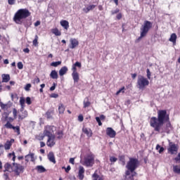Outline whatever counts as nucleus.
Instances as JSON below:
<instances>
[{
  "instance_id": "f257e3e1",
  "label": "nucleus",
  "mask_w": 180,
  "mask_h": 180,
  "mask_svg": "<svg viewBox=\"0 0 180 180\" xmlns=\"http://www.w3.org/2000/svg\"><path fill=\"white\" fill-rule=\"evenodd\" d=\"M169 122V115L167 113L165 110H160L158 111V118L152 117L150 120L151 127H153L155 131L160 133L162 130L164 123Z\"/></svg>"
},
{
  "instance_id": "f03ea898",
  "label": "nucleus",
  "mask_w": 180,
  "mask_h": 180,
  "mask_svg": "<svg viewBox=\"0 0 180 180\" xmlns=\"http://www.w3.org/2000/svg\"><path fill=\"white\" fill-rule=\"evenodd\" d=\"M30 16V12L29 10L26 8H21L18 10L13 17V20L17 25H22L23 23V20L26 19V18H29Z\"/></svg>"
},
{
  "instance_id": "7ed1b4c3",
  "label": "nucleus",
  "mask_w": 180,
  "mask_h": 180,
  "mask_svg": "<svg viewBox=\"0 0 180 180\" xmlns=\"http://www.w3.org/2000/svg\"><path fill=\"white\" fill-rule=\"evenodd\" d=\"M153 27V23L148 20H145L143 24L141 27V35L138 38V40H141L143 37H146L148 32H150V29Z\"/></svg>"
},
{
  "instance_id": "20e7f679",
  "label": "nucleus",
  "mask_w": 180,
  "mask_h": 180,
  "mask_svg": "<svg viewBox=\"0 0 180 180\" xmlns=\"http://www.w3.org/2000/svg\"><path fill=\"white\" fill-rule=\"evenodd\" d=\"M54 130H56V127L49 125L46 126L44 130V134L40 136L39 140H44V137L54 136Z\"/></svg>"
},
{
  "instance_id": "39448f33",
  "label": "nucleus",
  "mask_w": 180,
  "mask_h": 180,
  "mask_svg": "<svg viewBox=\"0 0 180 180\" xmlns=\"http://www.w3.org/2000/svg\"><path fill=\"white\" fill-rule=\"evenodd\" d=\"M139 167V160L136 158H129V161L127 164V168L128 171L134 172Z\"/></svg>"
},
{
  "instance_id": "423d86ee",
  "label": "nucleus",
  "mask_w": 180,
  "mask_h": 180,
  "mask_svg": "<svg viewBox=\"0 0 180 180\" xmlns=\"http://www.w3.org/2000/svg\"><path fill=\"white\" fill-rule=\"evenodd\" d=\"M150 82L147 78L144 77L143 75H139L137 79V85L139 89H144L146 86H148Z\"/></svg>"
},
{
  "instance_id": "0eeeda50",
  "label": "nucleus",
  "mask_w": 180,
  "mask_h": 180,
  "mask_svg": "<svg viewBox=\"0 0 180 180\" xmlns=\"http://www.w3.org/2000/svg\"><path fill=\"white\" fill-rule=\"evenodd\" d=\"M81 164L85 167H94V164H95V156L94 155H88L81 161Z\"/></svg>"
},
{
  "instance_id": "6e6552de",
  "label": "nucleus",
  "mask_w": 180,
  "mask_h": 180,
  "mask_svg": "<svg viewBox=\"0 0 180 180\" xmlns=\"http://www.w3.org/2000/svg\"><path fill=\"white\" fill-rule=\"evenodd\" d=\"M11 169L13 172H15L16 175H20V172H23V169H25V166L18 163H13Z\"/></svg>"
},
{
  "instance_id": "1a4fd4ad",
  "label": "nucleus",
  "mask_w": 180,
  "mask_h": 180,
  "mask_svg": "<svg viewBox=\"0 0 180 180\" xmlns=\"http://www.w3.org/2000/svg\"><path fill=\"white\" fill-rule=\"evenodd\" d=\"M168 151L170 154H176L178 153V146L175 143L170 142L169 143Z\"/></svg>"
},
{
  "instance_id": "9d476101",
  "label": "nucleus",
  "mask_w": 180,
  "mask_h": 180,
  "mask_svg": "<svg viewBox=\"0 0 180 180\" xmlns=\"http://www.w3.org/2000/svg\"><path fill=\"white\" fill-rule=\"evenodd\" d=\"M48 137V140L46 142V146H48V147H54V146H56V136L55 135H52L51 136H47Z\"/></svg>"
},
{
  "instance_id": "9b49d317",
  "label": "nucleus",
  "mask_w": 180,
  "mask_h": 180,
  "mask_svg": "<svg viewBox=\"0 0 180 180\" xmlns=\"http://www.w3.org/2000/svg\"><path fill=\"white\" fill-rule=\"evenodd\" d=\"M106 134L110 139H114V137H116V131L113 130L111 127H108L106 129Z\"/></svg>"
},
{
  "instance_id": "f8f14e48",
  "label": "nucleus",
  "mask_w": 180,
  "mask_h": 180,
  "mask_svg": "<svg viewBox=\"0 0 180 180\" xmlns=\"http://www.w3.org/2000/svg\"><path fill=\"white\" fill-rule=\"evenodd\" d=\"M172 130V127L171 126V122H167L166 124V129L164 130L162 127V130L160 131V133H169Z\"/></svg>"
},
{
  "instance_id": "ddd939ff",
  "label": "nucleus",
  "mask_w": 180,
  "mask_h": 180,
  "mask_svg": "<svg viewBox=\"0 0 180 180\" xmlns=\"http://www.w3.org/2000/svg\"><path fill=\"white\" fill-rule=\"evenodd\" d=\"M84 174H85V169L84 168V167L80 166L79 167V172H78L79 179L80 180L84 179Z\"/></svg>"
},
{
  "instance_id": "4468645a",
  "label": "nucleus",
  "mask_w": 180,
  "mask_h": 180,
  "mask_svg": "<svg viewBox=\"0 0 180 180\" xmlns=\"http://www.w3.org/2000/svg\"><path fill=\"white\" fill-rule=\"evenodd\" d=\"M25 159L26 162H29V161H32V162H34V153H30L25 155Z\"/></svg>"
},
{
  "instance_id": "2eb2a0df",
  "label": "nucleus",
  "mask_w": 180,
  "mask_h": 180,
  "mask_svg": "<svg viewBox=\"0 0 180 180\" xmlns=\"http://www.w3.org/2000/svg\"><path fill=\"white\" fill-rule=\"evenodd\" d=\"M70 49H75V47H77L79 43L76 39H70Z\"/></svg>"
},
{
  "instance_id": "dca6fc26",
  "label": "nucleus",
  "mask_w": 180,
  "mask_h": 180,
  "mask_svg": "<svg viewBox=\"0 0 180 180\" xmlns=\"http://www.w3.org/2000/svg\"><path fill=\"white\" fill-rule=\"evenodd\" d=\"M68 71V68H67V66L62 67L59 70L60 77H63V75H65Z\"/></svg>"
},
{
  "instance_id": "f3484780",
  "label": "nucleus",
  "mask_w": 180,
  "mask_h": 180,
  "mask_svg": "<svg viewBox=\"0 0 180 180\" xmlns=\"http://www.w3.org/2000/svg\"><path fill=\"white\" fill-rule=\"evenodd\" d=\"M27 111L25 110L22 112H18V120H23V119H25V117H27Z\"/></svg>"
},
{
  "instance_id": "a211bd4d",
  "label": "nucleus",
  "mask_w": 180,
  "mask_h": 180,
  "mask_svg": "<svg viewBox=\"0 0 180 180\" xmlns=\"http://www.w3.org/2000/svg\"><path fill=\"white\" fill-rule=\"evenodd\" d=\"M96 6H95V5L87 6L86 7L83 8V12H84L85 13H88V12H89V11H93V9H95Z\"/></svg>"
},
{
  "instance_id": "6ab92c4d",
  "label": "nucleus",
  "mask_w": 180,
  "mask_h": 180,
  "mask_svg": "<svg viewBox=\"0 0 180 180\" xmlns=\"http://www.w3.org/2000/svg\"><path fill=\"white\" fill-rule=\"evenodd\" d=\"M48 158L51 162H53V164H56V158L54 157V153L53 152H50L48 154Z\"/></svg>"
},
{
  "instance_id": "aec40b11",
  "label": "nucleus",
  "mask_w": 180,
  "mask_h": 180,
  "mask_svg": "<svg viewBox=\"0 0 180 180\" xmlns=\"http://www.w3.org/2000/svg\"><path fill=\"white\" fill-rule=\"evenodd\" d=\"M82 131L86 134L87 137H92V130L91 129L83 128Z\"/></svg>"
},
{
  "instance_id": "412c9836",
  "label": "nucleus",
  "mask_w": 180,
  "mask_h": 180,
  "mask_svg": "<svg viewBox=\"0 0 180 180\" xmlns=\"http://www.w3.org/2000/svg\"><path fill=\"white\" fill-rule=\"evenodd\" d=\"M60 25L64 29L68 30V27H70V23L67 20H62L60 21Z\"/></svg>"
},
{
  "instance_id": "4be33fe9",
  "label": "nucleus",
  "mask_w": 180,
  "mask_h": 180,
  "mask_svg": "<svg viewBox=\"0 0 180 180\" xmlns=\"http://www.w3.org/2000/svg\"><path fill=\"white\" fill-rule=\"evenodd\" d=\"M72 77L75 84L78 82V81H79V74H78V72L72 73Z\"/></svg>"
},
{
  "instance_id": "5701e85b",
  "label": "nucleus",
  "mask_w": 180,
  "mask_h": 180,
  "mask_svg": "<svg viewBox=\"0 0 180 180\" xmlns=\"http://www.w3.org/2000/svg\"><path fill=\"white\" fill-rule=\"evenodd\" d=\"M50 77L52 78V79H58V73H57V71L52 70L50 74Z\"/></svg>"
},
{
  "instance_id": "b1692460",
  "label": "nucleus",
  "mask_w": 180,
  "mask_h": 180,
  "mask_svg": "<svg viewBox=\"0 0 180 180\" xmlns=\"http://www.w3.org/2000/svg\"><path fill=\"white\" fill-rule=\"evenodd\" d=\"M4 168H5V170L4 172H6V171H8V172H12V165H11V164L9 163H6L5 165H4Z\"/></svg>"
},
{
  "instance_id": "393cba45",
  "label": "nucleus",
  "mask_w": 180,
  "mask_h": 180,
  "mask_svg": "<svg viewBox=\"0 0 180 180\" xmlns=\"http://www.w3.org/2000/svg\"><path fill=\"white\" fill-rule=\"evenodd\" d=\"M3 82H9L11 76L9 75H2Z\"/></svg>"
},
{
  "instance_id": "a878e982",
  "label": "nucleus",
  "mask_w": 180,
  "mask_h": 180,
  "mask_svg": "<svg viewBox=\"0 0 180 180\" xmlns=\"http://www.w3.org/2000/svg\"><path fill=\"white\" fill-rule=\"evenodd\" d=\"M169 40V41H172V43H176V34H172Z\"/></svg>"
},
{
  "instance_id": "bb28decb",
  "label": "nucleus",
  "mask_w": 180,
  "mask_h": 180,
  "mask_svg": "<svg viewBox=\"0 0 180 180\" xmlns=\"http://www.w3.org/2000/svg\"><path fill=\"white\" fill-rule=\"evenodd\" d=\"M36 169L40 173L46 172V168L42 165L37 166Z\"/></svg>"
},
{
  "instance_id": "cd10ccee",
  "label": "nucleus",
  "mask_w": 180,
  "mask_h": 180,
  "mask_svg": "<svg viewBox=\"0 0 180 180\" xmlns=\"http://www.w3.org/2000/svg\"><path fill=\"white\" fill-rule=\"evenodd\" d=\"M65 110V107H64V105L63 103L59 104L58 106V112L60 114L64 113V111Z\"/></svg>"
},
{
  "instance_id": "c85d7f7f",
  "label": "nucleus",
  "mask_w": 180,
  "mask_h": 180,
  "mask_svg": "<svg viewBox=\"0 0 180 180\" xmlns=\"http://www.w3.org/2000/svg\"><path fill=\"white\" fill-rule=\"evenodd\" d=\"M91 105V102H89V100L88 98H86L84 101V108H89Z\"/></svg>"
},
{
  "instance_id": "c756f323",
  "label": "nucleus",
  "mask_w": 180,
  "mask_h": 180,
  "mask_svg": "<svg viewBox=\"0 0 180 180\" xmlns=\"http://www.w3.org/2000/svg\"><path fill=\"white\" fill-rule=\"evenodd\" d=\"M11 146H12V143H11V141H7L4 145V148L5 150H11Z\"/></svg>"
},
{
  "instance_id": "7c9ffc66",
  "label": "nucleus",
  "mask_w": 180,
  "mask_h": 180,
  "mask_svg": "<svg viewBox=\"0 0 180 180\" xmlns=\"http://www.w3.org/2000/svg\"><path fill=\"white\" fill-rule=\"evenodd\" d=\"M93 180H103V179L102 178V176L96 174V173H94L93 174Z\"/></svg>"
},
{
  "instance_id": "2f4dec72",
  "label": "nucleus",
  "mask_w": 180,
  "mask_h": 180,
  "mask_svg": "<svg viewBox=\"0 0 180 180\" xmlns=\"http://www.w3.org/2000/svg\"><path fill=\"white\" fill-rule=\"evenodd\" d=\"M25 102H26V100H25V98L20 97V105L21 107L25 108Z\"/></svg>"
},
{
  "instance_id": "473e14b6",
  "label": "nucleus",
  "mask_w": 180,
  "mask_h": 180,
  "mask_svg": "<svg viewBox=\"0 0 180 180\" xmlns=\"http://www.w3.org/2000/svg\"><path fill=\"white\" fill-rule=\"evenodd\" d=\"M51 65V67H58V65H61V61L52 62Z\"/></svg>"
},
{
  "instance_id": "72a5a7b5",
  "label": "nucleus",
  "mask_w": 180,
  "mask_h": 180,
  "mask_svg": "<svg viewBox=\"0 0 180 180\" xmlns=\"http://www.w3.org/2000/svg\"><path fill=\"white\" fill-rule=\"evenodd\" d=\"M4 126L6 129H15V127H13V125H12L9 122H7Z\"/></svg>"
},
{
  "instance_id": "f704fd0d",
  "label": "nucleus",
  "mask_w": 180,
  "mask_h": 180,
  "mask_svg": "<svg viewBox=\"0 0 180 180\" xmlns=\"http://www.w3.org/2000/svg\"><path fill=\"white\" fill-rule=\"evenodd\" d=\"M53 34L55 36H61V32L58 31V29H54L53 30Z\"/></svg>"
},
{
  "instance_id": "c9c22d12",
  "label": "nucleus",
  "mask_w": 180,
  "mask_h": 180,
  "mask_svg": "<svg viewBox=\"0 0 180 180\" xmlns=\"http://www.w3.org/2000/svg\"><path fill=\"white\" fill-rule=\"evenodd\" d=\"M32 88V84H27L24 87L25 91L27 92H29L30 91V89Z\"/></svg>"
},
{
  "instance_id": "e433bc0d",
  "label": "nucleus",
  "mask_w": 180,
  "mask_h": 180,
  "mask_svg": "<svg viewBox=\"0 0 180 180\" xmlns=\"http://www.w3.org/2000/svg\"><path fill=\"white\" fill-rule=\"evenodd\" d=\"M13 115L14 119H17V117H18V110H16V108H13Z\"/></svg>"
},
{
  "instance_id": "4c0bfd02",
  "label": "nucleus",
  "mask_w": 180,
  "mask_h": 180,
  "mask_svg": "<svg viewBox=\"0 0 180 180\" xmlns=\"http://www.w3.org/2000/svg\"><path fill=\"white\" fill-rule=\"evenodd\" d=\"M15 129H13L18 135L20 134V128L19 127H14Z\"/></svg>"
},
{
  "instance_id": "58836bf2",
  "label": "nucleus",
  "mask_w": 180,
  "mask_h": 180,
  "mask_svg": "<svg viewBox=\"0 0 180 180\" xmlns=\"http://www.w3.org/2000/svg\"><path fill=\"white\" fill-rule=\"evenodd\" d=\"M18 70H23V63L22 62H18L17 64Z\"/></svg>"
},
{
  "instance_id": "ea45409f",
  "label": "nucleus",
  "mask_w": 180,
  "mask_h": 180,
  "mask_svg": "<svg viewBox=\"0 0 180 180\" xmlns=\"http://www.w3.org/2000/svg\"><path fill=\"white\" fill-rule=\"evenodd\" d=\"M146 73L148 79H151V72H150V69L146 70Z\"/></svg>"
},
{
  "instance_id": "a19ab883",
  "label": "nucleus",
  "mask_w": 180,
  "mask_h": 180,
  "mask_svg": "<svg viewBox=\"0 0 180 180\" xmlns=\"http://www.w3.org/2000/svg\"><path fill=\"white\" fill-rule=\"evenodd\" d=\"M120 94H124V86H123L119 91H117L116 95H119Z\"/></svg>"
},
{
  "instance_id": "79ce46f5",
  "label": "nucleus",
  "mask_w": 180,
  "mask_h": 180,
  "mask_svg": "<svg viewBox=\"0 0 180 180\" xmlns=\"http://www.w3.org/2000/svg\"><path fill=\"white\" fill-rule=\"evenodd\" d=\"M63 136H64V134H63V131H60L58 132L57 139H61L63 138Z\"/></svg>"
},
{
  "instance_id": "37998d69",
  "label": "nucleus",
  "mask_w": 180,
  "mask_h": 180,
  "mask_svg": "<svg viewBox=\"0 0 180 180\" xmlns=\"http://www.w3.org/2000/svg\"><path fill=\"white\" fill-rule=\"evenodd\" d=\"M0 106L1 109H8V104H4L3 103H0Z\"/></svg>"
},
{
  "instance_id": "c03bdc74",
  "label": "nucleus",
  "mask_w": 180,
  "mask_h": 180,
  "mask_svg": "<svg viewBox=\"0 0 180 180\" xmlns=\"http://www.w3.org/2000/svg\"><path fill=\"white\" fill-rule=\"evenodd\" d=\"M37 39H39V37L37 35L35 36V39L33 40V44L34 46H37Z\"/></svg>"
},
{
  "instance_id": "a18cd8bd",
  "label": "nucleus",
  "mask_w": 180,
  "mask_h": 180,
  "mask_svg": "<svg viewBox=\"0 0 180 180\" xmlns=\"http://www.w3.org/2000/svg\"><path fill=\"white\" fill-rule=\"evenodd\" d=\"M26 103L28 105H32V100H31L30 97L26 98Z\"/></svg>"
},
{
  "instance_id": "49530a36",
  "label": "nucleus",
  "mask_w": 180,
  "mask_h": 180,
  "mask_svg": "<svg viewBox=\"0 0 180 180\" xmlns=\"http://www.w3.org/2000/svg\"><path fill=\"white\" fill-rule=\"evenodd\" d=\"M96 120L98 122V126H102V122H101V118L99 117H96Z\"/></svg>"
},
{
  "instance_id": "de8ad7c7",
  "label": "nucleus",
  "mask_w": 180,
  "mask_h": 180,
  "mask_svg": "<svg viewBox=\"0 0 180 180\" xmlns=\"http://www.w3.org/2000/svg\"><path fill=\"white\" fill-rule=\"evenodd\" d=\"M73 65H75V67H77L78 68H81V67H82L81 63L79 62H76L75 64H73Z\"/></svg>"
},
{
  "instance_id": "09e8293b",
  "label": "nucleus",
  "mask_w": 180,
  "mask_h": 180,
  "mask_svg": "<svg viewBox=\"0 0 180 180\" xmlns=\"http://www.w3.org/2000/svg\"><path fill=\"white\" fill-rule=\"evenodd\" d=\"M39 82H40V79L37 77L33 80L32 84H39Z\"/></svg>"
},
{
  "instance_id": "8fccbe9b",
  "label": "nucleus",
  "mask_w": 180,
  "mask_h": 180,
  "mask_svg": "<svg viewBox=\"0 0 180 180\" xmlns=\"http://www.w3.org/2000/svg\"><path fill=\"white\" fill-rule=\"evenodd\" d=\"M110 161L111 162H116L117 161V158H115V157H110Z\"/></svg>"
},
{
  "instance_id": "3c124183",
  "label": "nucleus",
  "mask_w": 180,
  "mask_h": 180,
  "mask_svg": "<svg viewBox=\"0 0 180 180\" xmlns=\"http://www.w3.org/2000/svg\"><path fill=\"white\" fill-rule=\"evenodd\" d=\"M9 157H13V161H15V159L16 158V156L15 155V152H13L12 153H9Z\"/></svg>"
},
{
  "instance_id": "603ef678",
  "label": "nucleus",
  "mask_w": 180,
  "mask_h": 180,
  "mask_svg": "<svg viewBox=\"0 0 180 180\" xmlns=\"http://www.w3.org/2000/svg\"><path fill=\"white\" fill-rule=\"evenodd\" d=\"M62 168L63 169H65V172H68L71 170V167L70 165L68 166L67 168H65V167H63Z\"/></svg>"
},
{
  "instance_id": "864d4df0",
  "label": "nucleus",
  "mask_w": 180,
  "mask_h": 180,
  "mask_svg": "<svg viewBox=\"0 0 180 180\" xmlns=\"http://www.w3.org/2000/svg\"><path fill=\"white\" fill-rule=\"evenodd\" d=\"M4 154V145H0V155Z\"/></svg>"
},
{
  "instance_id": "5fc2aeb1",
  "label": "nucleus",
  "mask_w": 180,
  "mask_h": 180,
  "mask_svg": "<svg viewBox=\"0 0 180 180\" xmlns=\"http://www.w3.org/2000/svg\"><path fill=\"white\" fill-rule=\"evenodd\" d=\"M72 71H73L72 73L78 72H77V67L75 66V65H72Z\"/></svg>"
},
{
  "instance_id": "6e6d98bb",
  "label": "nucleus",
  "mask_w": 180,
  "mask_h": 180,
  "mask_svg": "<svg viewBox=\"0 0 180 180\" xmlns=\"http://www.w3.org/2000/svg\"><path fill=\"white\" fill-rule=\"evenodd\" d=\"M15 0H8L9 5H15Z\"/></svg>"
},
{
  "instance_id": "4d7b16f0",
  "label": "nucleus",
  "mask_w": 180,
  "mask_h": 180,
  "mask_svg": "<svg viewBox=\"0 0 180 180\" xmlns=\"http://www.w3.org/2000/svg\"><path fill=\"white\" fill-rule=\"evenodd\" d=\"M78 120H79V122H84V116H82V115H79L78 116Z\"/></svg>"
},
{
  "instance_id": "13d9d810",
  "label": "nucleus",
  "mask_w": 180,
  "mask_h": 180,
  "mask_svg": "<svg viewBox=\"0 0 180 180\" xmlns=\"http://www.w3.org/2000/svg\"><path fill=\"white\" fill-rule=\"evenodd\" d=\"M56 84L53 83V86L50 88V91H54V89H56Z\"/></svg>"
},
{
  "instance_id": "bf43d9fd",
  "label": "nucleus",
  "mask_w": 180,
  "mask_h": 180,
  "mask_svg": "<svg viewBox=\"0 0 180 180\" xmlns=\"http://www.w3.org/2000/svg\"><path fill=\"white\" fill-rule=\"evenodd\" d=\"M51 98H58V94L53 93V94H52L51 95Z\"/></svg>"
},
{
  "instance_id": "052dcab7",
  "label": "nucleus",
  "mask_w": 180,
  "mask_h": 180,
  "mask_svg": "<svg viewBox=\"0 0 180 180\" xmlns=\"http://www.w3.org/2000/svg\"><path fill=\"white\" fill-rule=\"evenodd\" d=\"M46 115L47 116L48 119H51V112H46Z\"/></svg>"
},
{
  "instance_id": "680f3d73",
  "label": "nucleus",
  "mask_w": 180,
  "mask_h": 180,
  "mask_svg": "<svg viewBox=\"0 0 180 180\" xmlns=\"http://www.w3.org/2000/svg\"><path fill=\"white\" fill-rule=\"evenodd\" d=\"M41 22L37 20L35 23H34V26L35 27H37V26H40Z\"/></svg>"
},
{
  "instance_id": "e2e57ef3",
  "label": "nucleus",
  "mask_w": 180,
  "mask_h": 180,
  "mask_svg": "<svg viewBox=\"0 0 180 180\" xmlns=\"http://www.w3.org/2000/svg\"><path fill=\"white\" fill-rule=\"evenodd\" d=\"M163 152H164V148H162V147L160 146V149H159V150H158V153H159L160 154H161V153H163Z\"/></svg>"
},
{
  "instance_id": "0e129e2a",
  "label": "nucleus",
  "mask_w": 180,
  "mask_h": 180,
  "mask_svg": "<svg viewBox=\"0 0 180 180\" xmlns=\"http://www.w3.org/2000/svg\"><path fill=\"white\" fill-rule=\"evenodd\" d=\"M24 53H29L30 52V50L28 48L24 49H23Z\"/></svg>"
},
{
  "instance_id": "69168bd1",
  "label": "nucleus",
  "mask_w": 180,
  "mask_h": 180,
  "mask_svg": "<svg viewBox=\"0 0 180 180\" xmlns=\"http://www.w3.org/2000/svg\"><path fill=\"white\" fill-rule=\"evenodd\" d=\"M74 161H75V159L73 158H71L69 160V162H70V164H72L74 165Z\"/></svg>"
},
{
  "instance_id": "338daca9",
  "label": "nucleus",
  "mask_w": 180,
  "mask_h": 180,
  "mask_svg": "<svg viewBox=\"0 0 180 180\" xmlns=\"http://www.w3.org/2000/svg\"><path fill=\"white\" fill-rule=\"evenodd\" d=\"M46 146V143L43 141L40 142V147L43 148Z\"/></svg>"
},
{
  "instance_id": "774afa93",
  "label": "nucleus",
  "mask_w": 180,
  "mask_h": 180,
  "mask_svg": "<svg viewBox=\"0 0 180 180\" xmlns=\"http://www.w3.org/2000/svg\"><path fill=\"white\" fill-rule=\"evenodd\" d=\"M117 18L118 20L122 19V14H120V13L117 14Z\"/></svg>"
}]
</instances>
